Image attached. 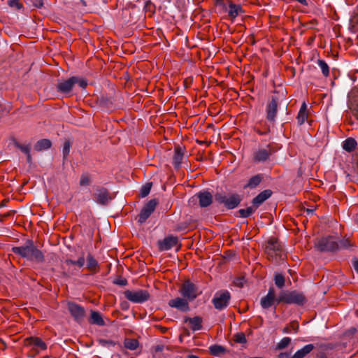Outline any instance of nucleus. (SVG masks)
<instances>
[{
  "instance_id": "29",
  "label": "nucleus",
  "mask_w": 358,
  "mask_h": 358,
  "mask_svg": "<svg viewBox=\"0 0 358 358\" xmlns=\"http://www.w3.org/2000/svg\"><path fill=\"white\" fill-rule=\"evenodd\" d=\"M357 143L353 138H348L343 143V148L345 151L352 152L357 147Z\"/></svg>"
},
{
  "instance_id": "11",
  "label": "nucleus",
  "mask_w": 358,
  "mask_h": 358,
  "mask_svg": "<svg viewBox=\"0 0 358 358\" xmlns=\"http://www.w3.org/2000/svg\"><path fill=\"white\" fill-rule=\"evenodd\" d=\"M278 99L276 96H272L271 101L266 105V119L272 122H275V119L278 112Z\"/></svg>"
},
{
  "instance_id": "35",
  "label": "nucleus",
  "mask_w": 358,
  "mask_h": 358,
  "mask_svg": "<svg viewBox=\"0 0 358 358\" xmlns=\"http://www.w3.org/2000/svg\"><path fill=\"white\" fill-rule=\"evenodd\" d=\"M274 281L275 285L279 288H282L285 286V280L283 275L280 273H275L274 275Z\"/></svg>"
},
{
  "instance_id": "37",
  "label": "nucleus",
  "mask_w": 358,
  "mask_h": 358,
  "mask_svg": "<svg viewBox=\"0 0 358 358\" xmlns=\"http://www.w3.org/2000/svg\"><path fill=\"white\" fill-rule=\"evenodd\" d=\"M299 329V324L296 322H292L289 326L285 327L283 329V333L285 334H290L293 330L294 332H297Z\"/></svg>"
},
{
  "instance_id": "33",
  "label": "nucleus",
  "mask_w": 358,
  "mask_h": 358,
  "mask_svg": "<svg viewBox=\"0 0 358 358\" xmlns=\"http://www.w3.org/2000/svg\"><path fill=\"white\" fill-rule=\"evenodd\" d=\"M317 65L320 68L322 73L324 77L329 76V65L322 59L317 61Z\"/></svg>"
},
{
  "instance_id": "43",
  "label": "nucleus",
  "mask_w": 358,
  "mask_h": 358,
  "mask_svg": "<svg viewBox=\"0 0 358 358\" xmlns=\"http://www.w3.org/2000/svg\"><path fill=\"white\" fill-rule=\"evenodd\" d=\"M8 3L10 7H15L17 9H20L22 4L19 2V0H8Z\"/></svg>"
},
{
  "instance_id": "51",
  "label": "nucleus",
  "mask_w": 358,
  "mask_h": 358,
  "mask_svg": "<svg viewBox=\"0 0 358 358\" xmlns=\"http://www.w3.org/2000/svg\"><path fill=\"white\" fill-rule=\"evenodd\" d=\"M354 269L358 273V259H355L352 262Z\"/></svg>"
},
{
  "instance_id": "19",
  "label": "nucleus",
  "mask_w": 358,
  "mask_h": 358,
  "mask_svg": "<svg viewBox=\"0 0 358 358\" xmlns=\"http://www.w3.org/2000/svg\"><path fill=\"white\" fill-rule=\"evenodd\" d=\"M196 196L199 199V206L202 208L209 206L213 202V196L208 192H199Z\"/></svg>"
},
{
  "instance_id": "23",
  "label": "nucleus",
  "mask_w": 358,
  "mask_h": 358,
  "mask_svg": "<svg viewBox=\"0 0 358 358\" xmlns=\"http://www.w3.org/2000/svg\"><path fill=\"white\" fill-rule=\"evenodd\" d=\"M87 268L92 273L99 271V263L91 254L87 256Z\"/></svg>"
},
{
  "instance_id": "8",
  "label": "nucleus",
  "mask_w": 358,
  "mask_h": 358,
  "mask_svg": "<svg viewBox=\"0 0 358 358\" xmlns=\"http://www.w3.org/2000/svg\"><path fill=\"white\" fill-rule=\"evenodd\" d=\"M158 201L157 199H151L142 208L140 214L138 215V221L140 223H144L147 219L150 216V215L155 210Z\"/></svg>"
},
{
  "instance_id": "6",
  "label": "nucleus",
  "mask_w": 358,
  "mask_h": 358,
  "mask_svg": "<svg viewBox=\"0 0 358 358\" xmlns=\"http://www.w3.org/2000/svg\"><path fill=\"white\" fill-rule=\"evenodd\" d=\"M316 247L321 252L334 251L338 249V243L333 236L323 237L317 241Z\"/></svg>"
},
{
  "instance_id": "3",
  "label": "nucleus",
  "mask_w": 358,
  "mask_h": 358,
  "mask_svg": "<svg viewBox=\"0 0 358 358\" xmlns=\"http://www.w3.org/2000/svg\"><path fill=\"white\" fill-rule=\"evenodd\" d=\"M215 200L217 203L223 204L227 209H234L240 204L242 196L234 193L228 194L217 193L215 195Z\"/></svg>"
},
{
  "instance_id": "39",
  "label": "nucleus",
  "mask_w": 358,
  "mask_h": 358,
  "mask_svg": "<svg viewBox=\"0 0 358 358\" xmlns=\"http://www.w3.org/2000/svg\"><path fill=\"white\" fill-rule=\"evenodd\" d=\"M71 147V144L70 141H66L64 142V146H63V150H62L64 159H66L68 157V155L70 152Z\"/></svg>"
},
{
  "instance_id": "30",
  "label": "nucleus",
  "mask_w": 358,
  "mask_h": 358,
  "mask_svg": "<svg viewBox=\"0 0 358 358\" xmlns=\"http://www.w3.org/2000/svg\"><path fill=\"white\" fill-rule=\"evenodd\" d=\"M51 141L48 139H41L39 140L35 145H34V150L36 151H41L44 150H47L51 147Z\"/></svg>"
},
{
  "instance_id": "56",
  "label": "nucleus",
  "mask_w": 358,
  "mask_h": 358,
  "mask_svg": "<svg viewBox=\"0 0 358 358\" xmlns=\"http://www.w3.org/2000/svg\"><path fill=\"white\" fill-rule=\"evenodd\" d=\"M307 212H308V213H313V209H307Z\"/></svg>"
},
{
  "instance_id": "5",
  "label": "nucleus",
  "mask_w": 358,
  "mask_h": 358,
  "mask_svg": "<svg viewBox=\"0 0 358 358\" xmlns=\"http://www.w3.org/2000/svg\"><path fill=\"white\" fill-rule=\"evenodd\" d=\"M124 296L131 302L142 303L149 299L150 294L147 290L144 289H138L136 291L127 290L124 292Z\"/></svg>"
},
{
  "instance_id": "22",
  "label": "nucleus",
  "mask_w": 358,
  "mask_h": 358,
  "mask_svg": "<svg viewBox=\"0 0 358 358\" xmlns=\"http://www.w3.org/2000/svg\"><path fill=\"white\" fill-rule=\"evenodd\" d=\"M185 322H188L191 326L192 331H199L202 328V318L199 316L194 317H187L185 319Z\"/></svg>"
},
{
  "instance_id": "47",
  "label": "nucleus",
  "mask_w": 358,
  "mask_h": 358,
  "mask_svg": "<svg viewBox=\"0 0 358 358\" xmlns=\"http://www.w3.org/2000/svg\"><path fill=\"white\" fill-rule=\"evenodd\" d=\"M114 283L116 284V285H122V286H124L127 284V280L126 279H124V278H121V279H117L114 281Z\"/></svg>"
},
{
  "instance_id": "41",
  "label": "nucleus",
  "mask_w": 358,
  "mask_h": 358,
  "mask_svg": "<svg viewBox=\"0 0 358 358\" xmlns=\"http://www.w3.org/2000/svg\"><path fill=\"white\" fill-rule=\"evenodd\" d=\"M90 183V178L88 175L83 174L80 177V185L81 186H87Z\"/></svg>"
},
{
  "instance_id": "17",
  "label": "nucleus",
  "mask_w": 358,
  "mask_h": 358,
  "mask_svg": "<svg viewBox=\"0 0 358 358\" xmlns=\"http://www.w3.org/2000/svg\"><path fill=\"white\" fill-rule=\"evenodd\" d=\"M94 199L98 203L102 205L107 204L110 199L108 190L103 187H97L96 189Z\"/></svg>"
},
{
  "instance_id": "14",
  "label": "nucleus",
  "mask_w": 358,
  "mask_h": 358,
  "mask_svg": "<svg viewBox=\"0 0 358 358\" xmlns=\"http://www.w3.org/2000/svg\"><path fill=\"white\" fill-rule=\"evenodd\" d=\"M271 155V148L270 145H267L256 150L253 154V159L255 162H264L269 159Z\"/></svg>"
},
{
  "instance_id": "42",
  "label": "nucleus",
  "mask_w": 358,
  "mask_h": 358,
  "mask_svg": "<svg viewBox=\"0 0 358 358\" xmlns=\"http://www.w3.org/2000/svg\"><path fill=\"white\" fill-rule=\"evenodd\" d=\"M235 341L238 343H246L245 336L243 333L237 334L235 335Z\"/></svg>"
},
{
  "instance_id": "21",
  "label": "nucleus",
  "mask_w": 358,
  "mask_h": 358,
  "mask_svg": "<svg viewBox=\"0 0 358 358\" xmlns=\"http://www.w3.org/2000/svg\"><path fill=\"white\" fill-rule=\"evenodd\" d=\"M13 145L15 148L19 149L22 152H23L27 156V161L29 164L32 163V157L31 155V145L30 144H22L19 143L17 141H13Z\"/></svg>"
},
{
  "instance_id": "48",
  "label": "nucleus",
  "mask_w": 358,
  "mask_h": 358,
  "mask_svg": "<svg viewBox=\"0 0 358 358\" xmlns=\"http://www.w3.org/2000/svg\"><path fill=\"white\" fill-rule=\"evenodd\" d=\"M278 358H292V357L289 353L282 352L278 355Z\"/></svg>"
},
{
  "instance_id": "46",
  "label": "nucleus",
  "mask_w": 358,
  "mask_h": 358,
  "mask_svg": "<svg viewBox=\"0 0 358 358\" xmlns=\"http://www.w3.org/2000/svg\"><path fill=\"white\" fill-rule=\"evenodd\" d=\"M85 262V259L84 255H82L81 257H79V259L77 261H76L75 265H77L79 268H81L84 266Z\"/></svg>"
},
{
  "instance_id": "2",
  "label": "nucleus",
  "mask_w": 358,
  "mask_h": 358,
  "mask_svg": "<svg viewBox=\"0 0 358 358\" xmlns=\"http://www.w3.org/2000/svg\"><path fill=\"white\" fill-rule=\"evenodd\" d=\"M276 300L277 304L285 303L288 304L303 306L306 302V298L304 294L296 290L281 291Z\"/></svg>"
},
{
  "instance_id": "26",
  "label": "nucleus",
  "mask_w": 358,
  "mask_h": 358,
  "mask_svg": "<svg viewBox=\"0 0 358 358\" xmlns=\"http://www.w3.org/2000/svg\"><path fill=\"white\" fill-rule=\"evenodd\" d=\"M314 349V345L313 344H308L305 345L303 348L297 350L295 354L292 356V358H303L308 353H310Z\"/></svg>"
},
{
  "instance_id": "52",
  "label": "nucleus",
  "mask_w": 358,
  "mask_h": 358,
  "mask_svg": "<svg viewBox=\"0 0 358 358\" xmlns=\"http://www.w3.org/2000/svg\"><path fill=\"white\" fill-rule=\"evenodd\" d=\"M65 263L67 264V265H75L76 264V261L74 260H72V259H68L65 261Z\"/></svg>"
},
{
  "instance_id": "40",
  "label": "nucleus",
  "mask_w": 358,
  "mask_h": 358,
  "mask_svg": "<svg viewBox=\"0 0 358 358\" xmlns=\"http://www.w3.org/2000/svg\"><path fill=\"white\" fill-rule=\"evenodd\" d=\"M151 183H147L145 185H143L141 189V197H145L148 196L150 192L151 189Z\"/></svg>"
},
{
  "instance_id": "4",
  "label": "nucleus",
  "mask_w": 358,
  "mask_h": 358,
  "mask_svg": "<svg viewBox=\"0 0 358 358\" xmlns=\"http://www.w3.org/2000/svg\"><path fill=\"white\" fill-rule=\"evenodd\" d=\"M179 292L189 301L194 300L199 294L197 287L189 280H185L182 284Z\"/></svg>"
},
{
  "instance_id": "13",
  "label": "nucleus",
  "mask_w": 358,
  "mask_h": 358,
  "mask_svg": "<svg viewBox=\"0 0 358 358\" xmlns=\"http://www.w3.org/2000/svg\"><path fill=\"white\" fill-rule=\"evenodd\" d=\"M276 299L273 287H270L267 294L261 299V306L264 309H268L274 304L278 305Z\"/></svg>"
},
{
  "instance_id": "28",
  "label": "nucleus",
  "mask_w": 358,
  "mask_h": 358,
  "mask_svg": "<svg viewBox=\"0 0 358 358\" xmlns=\"http://www.w3.org/2000/svg\"><path fill=\"white\" fill-rule=\"evenodd\" d=\"M263 177L261 174L255 175L250 178L247 185L244 186V188L248 187L250 189H254L259 185Z\"/></svg>"
},
{
  "instance_id": "53",
  "label": "nucleus",
  "mask_w": 358,
  "mask_h": 358,
  "mask_svg": "<svg viewBox=\"0 0 358 358\" xmlns=\"http://www.w3.org/2000/svg\"><path fill=\"white\" fill-rule=\"evenodd\" d=\"M295 1L300 3L303 6H308V1L306 0H295Z\"/></svg>"
},
{
  "instance_id": "10",
  "label": "nucleus",
  "mask_w": 358,
  "mask_h": 358,
  "mask_svg": "<svg viewBox=\"0 0 358 358\" xmlns=\"http://www.w3.org/2000/svg\"><path fill=\"white\" fill-rule=\"evenodd\" d=\"M68 310L77 322L80 323L83 320L85 316V310L83 307L76 303L69 302Z\"/></svg>"
},
{
  "instance_id": "25",
  "label": "nucleus",
  "mask_w": 358,
  "mask_h": 358,
  "mask_svg": "<svg viewBox=\"0 0 358 358\" xmlns=\"http://www.w3.org/2000/svg\"><path fill=\"white\" fill-rule=\"evenodd\" d=\"M89 322L90 324L99 326H103L105 324L101 315L99 312L94 310L91 311V316L89 319Z\"/></svg>"
},
{
  "instance_id": "12",
  "label": "nucleus",
  "mask_w": 358,
  "mask_h": 358,
  "mask_svg": "<svg viewBox=\"0 0 358 358\" xmlns=\"http://www.w3.org/2000/svg\"><path fill=\"white\" fill-rule=\"evenodd\" d=\"M168 304L170 307L176 308L183 313L189 310V301L184 297H176L172 299L169 301Z\"/></svg>"
},
{
  "instance_id": "34",
  "label": "nucleus",
  "mask_w": 358,
  "mask_h": 358,
  "mask_svg": "<svg viewBox=\"0 0 358 358\" xmlns=\"http://www.w3.org/2000/svg\"><path fill=\"white\" fill-rule=\"evenodd\" d=\"M209 349L210 354L214 356H219L225 352V348L218 345H213Z\"/></svg>"
},
{
  "instance_id": "24",
  "label": "nucleus",
  "mask_w": 358,
  "mask_h": 358,
  "mask_svg": "<svg viewBox=\"0 0 358 358\" xmlns=\"http://www.w3.org/2000/svg\"><path fill=\"white\" fill-rule=\"evenodd\" d=\"M184 152L181 148L177 147L174 151V155L173 157V165L176 168H178L183 159Z\"/></svg>"
},
{
  "instance_id": "38",
  "label": "nucleus",
  "mask_w": 358,
  "mask_h": 358,
  "mask_svg": "<svg viewBox=\"0 0 358 358\" xmlns=\"http://www.w3.org/2000/svg\"><path fill=\"white\" fill-rule=\"evenodd\" d=\"M291 342V338L289 337L283 338L277 345V349L282 350L287 347Z\"/></svg>"
},
{
  "instance_id": "44",
  "label": "nucleus",
  "mask_w": 358,
  "mask_h": 358,
  "mask_svg": "<svg viewBox=\"0 0 358 358\" xmlns=\"http://www.w3.org/2000/svg\"><path fill=\"white\" fill-rule=\"evenodd\" d=\"M338 243V249L348 248L350 246L348 240H341Z\"/></svg>"
},
{
  "instance_id": "32",
  "label": "nucleus",
  "mask_w": 358,
  "mask_h": 358,
  "mask_svg": "<svg viewBox=\"0 0 358 358\" xmlns=\"http://www.w3.org/2000/svg\"><path fill=\"white\" fill-rule=\"evenodd\" d=\"M138 341L134 338H126L124 342V345L127 349L130 350H135L138 347Z\"/></svg>"
},
{
  "instance_id": "18",
  "label": "nucleus",
  "mask_w": 358,
  "mask_h": 358,
  "mask_svg": "<svg viewBox=\"0 0 358 358\" xmlns=\"http://www.w3.org/2000/svg\"><path fill=\"white\" fill-rule=\"evenodd\" d=\"M27 345L31 346L36 350H45L47 348V345L38 337H29L26 339Z\"/></svg>"
},
{
  "instance_id": "49",
  "label": "nucleus",
  "mask_w": 358,
  "mask_h": 358,
  "mask_svg": "<svg viewBox=\"0 0 358 358\" xmlns=\"http://www.w3.org/2000/svg\"><path fill=\"white\" fill-rule=\"evenodd\" d=\"M43 5V2L42 0H36V2L34 3V6L37 8H41Z\"/></svg>"
},
{
  "instance_id": "50",
  "label": "nucleus",
  "mask_w": 358,
  "mask_h": 358,
  "mask_svg": "<svg viewBox=\"0 0 358 358\" xmlns=\"http://www.w3.org/2000/svg\"><path fill=\"white\" fill-rule=\"evenodd\" d=\"M100 343L103 345H105L106 344H110V345H114L115 343H113V341H106V340H101L100 341Z\"/></svg>"
},
{
  "instance_id": "27",
  "label": "nucleus",
  "mask_w": 358,
  "mask_h": 358,
  "mask_svg": "<svg viewBox=\"0 0 358 358\" xmlns=\"http://www.w3.org/2000/svg\"><path fill=\"white\" fill-rule=\"evenodd\" d=\"M308 108L306 103H303L297 115L298 123L301 125L304 123L305 120L308 118Z\"/></svg>"
},
{
  "instance_id": "55",
  "label": "nucleus",
  "mask_w": 358,
  "mask_h": 358,
  "mask_svg": "<svg viewBox=\"0 0 358 358\" xmlns=\"http://www.w3.org/2000/svg\"><path fill=\"white\" fill-rule=\"evenodd\" d=\"M356 331H357V329L355 327H352L349 329V332H350V334H355Z\"/></svg>"
},
{
  "instance_id": "7",
  "label": "nucleus",
  "mask_w": 358,
  "mask_h": 358,
  "mask_svg": "<svg viewBox=\"0 0 358 358\" xmlns=\"http://www.w3.org/2000/svg\"><path fill=\"white\" fill-rule=\"evenodd\" d=\"M230 299V293L225 290L217 292L215 294L212 302L216 309L221 310L228 306Z\"/></svg>"
},
{
  "instance_id": "36",
  "label": "nucleus",
  "mask_w": 358,
  "mask_h": 358,
  "mask_svg": "<svg viewBox=\"0 0 358 358\" xmlns=\"http://www.w3.org/2000/svg\"><path fill=\"white\" fill-rule=\"evenodd\" d=\"M255 209L252 207L250 206L248 207L246 209H240L238 213H239L240 216L243 218L248 217L250 216L254 212Z\"/></svg>"
},
{
  "instance_id": "54",
  "label": "nucleus",
  "mask_w": 358,
  "mask_h": 358,
  "mask_svg": "<svg viewBox=\"0 0 358 358\" xmlns=\"http://www.w3.org/2000/svg\"><path fill=\"white\" fill-rule=\"evenodd\" d=\"M354 110L355 111V115H356L357 118L358 119V103L357 104V106L355 108Z\"/></svg>"
},
{
  "instance_id": "16",
  "label": "nucleus",
  "mask_w": 358,
  "mask_h": 358,
  "mask_svg": "<svg viewBox=\"0 0 358 358\" xmlns=\"http://www.w3.org/2000/svg\"><path fill=\"white\" fill-rule=\"evenodd\" d=\"M76 80V77L73 76L66 80L59 82L57 85V91L64 94L69 93L75 85Z\"/></svg>"
},
{
  "instance_id": "45",
  "label": "nucleus",
  "mask_w": 358,
  "mask_h": 358,
  "mask_svg": "<svg viewBox=\"0 0 358 358\" xmlns=\"http://www.w3.org/2000/svg\"><path fill=\"white\" fill-rule=\"evenodd\" d=\"M76 80H77L75 82V85H78L79 87L83 89L86 87L87 82L85 80L80 79L78 77H76Z\"/></svg>"
},
{
  "instance_id": "15",
  "label": "nucleus",
  "mask_w": 358,
  "mask_h": 358,
  "mask_svg": "<svg viewBox=\"0 0 358 358\" xmlns=\"http://www.w3.org/2000/svg\"><path fill=\"white\" fill-rule=\"evenodd\" d=\"M266 252L271 257L280 255L281 245L275 238H271L268 241L266 248Z\"/></svg>"
},
{
  "instance_id": "1",
  "label": "nucleus",
  "mask_w": 358,
  "mask_h": 358,
  "mask_svg": "<svg viewBox=\"0 0 358 358\" xmlns=\"http://www.w3.org/2000/svg\"><path fill=\"white\" fill-rule=\"evenodd\" d=\"M13 252L29 261H34L38 263L43 262L45 257L43 253L38 250L31 240H27L24 245L13 247Z\"/></svg>"
},
{
  "instance_id": "20",
  "label": "nucleus",
  "mask_w": 358,
  "mask_h": 358,
  "mask_svg": "<svg viewBox=\"0 0 358 358\" xmlns=\"http://www.w3.org/2000/svg\"><path fill=\"white\" fill-rule=\"evenodd\" d=\"M272 195V191L270 189H266L260 192L257 196L252 199V204L257 208L262 205L266 199L271 197Z\"/></svg>"
},
{
  "instance_id": "31",
  "label": "nucleus",
  "mask_w": 358,
  "mask_h": 358,
  "mask_svg": "<svg viewBox=\"0 0 358 358\" xmlns=\"http://www.w3.org/2000/svg\"><path fill=\"white\" fill-rule=\"evenodd\" d=\"M242 11V8L240 5L230 3L229 9V16L233 19L236 18L240 12Z\"/></svg>"
},
{
  "instance_id": "57",
  "label": "nucleus",
  "mask_w": 358,
  "mask_h": 358,
  "mask_svg": "<svg viewBox=\"0 0 358 358\" xmlns=\"http://www.w3.org/2000/svg\"><path fill=\"white\" fill-rule=\"evenodd\" d=\"M189 357V358H200V357H197L196 355H190Z\"/></svg>"
},
{
  "instance_id": "9",
  "label": "nucleus",
  "mask_w": 358,
  "mask_h": 358,
  "mask_svg": "<svg viewBox=\"0 0 358 358\" xmlns=\"http://www.w3.org/2000/svg\"><path fill=\"white\" fill-rule=\"evenodd\" d=\"M178 245L180 246L178 238L172 235L157 241V246L160 251L169 250Z\"/></svg>"
}]
</instances>
